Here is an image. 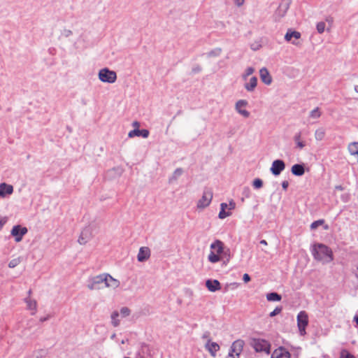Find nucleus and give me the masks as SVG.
Here are the masks:
<instances>
[{"label": "nucleus", "mask_w": 358, "mask_h": 358, "mask_svg": "<svg viewBox=\"0 0 358 358\" xmlns=\"http://www.w3.org/2000/svg\"><path fill=\"white\" fill-rule=\"evenodd\" d=\"M120 285V282L108 273H104L89 279L87 287L91 290H101L103 288L116 289Z\"/></svg>", "instance_id": "nucleus-1"}, {"label": "nucleus", "mask_w": 358, "mask_h": 358, "mask_svg": "<svg viewBox=\"0 0 358 358\" xmlns=\"http://www.w3.org/2000/svg\"><path fill=\"white\" fill-rule=\"evenodd\" d=\"M314 259L323 264H328L334 260V255L331 249L322 243L313 245L311 249Z\"/></svg>", "instance_id": "nucleus-2"}, {"label": "nucleus", "mask_w": 358, "mask_h": 358, "mask_svg": "<svg viewBox=\"0 0 358 358\" xmlns=\"http://www.w3.org/2000/svg\"><path fill=\"white\" fill-rule=\"evenodd\" d=\"M210 252L208 256V260L213 264L222 260V254L224 253V245L220 241L216 240L210 244Z\"/></svg>", "instance_id": "nucleus-3"}, {"label": "nucleus", "mask_w": 358, "mask_h": 358, "mask_svg": "<svg viewBox=\"0 0 358 358\" xmlns=\"http://www.w3.org/2000/svg\"><path fill=\"white\" fill-rule=\"evenodd\" d=\"M98 77L103 83H114L117 80L116 73L108 68H103L99 70Z\"/></svg>", "instance_id": "nucleus-4"}, {"label": "nucleus", "mask_w": 358, "mask_h": 358, "mask_svg": "<svg viewBox=\"0 0 358 358\" xmlns=\"http://www.w3.org/2000/svg\"><path fill=\"white\" fill-rule=\"evenodd\" d=\"M96 231V227L94 225L90 224L85 227L78 238V243L80 245L86 244L94 235Z\"/></svg>", "instance_id": "nucleus-5"}, {"label": "nucleus", "mask_w": 358, "mask_h": 358, "mask_svg": "<svg viewBox=\"0 0 358 358\" xmlns=\"http://www.w3.org/2000/svg\"><path fill=\"white\" fill-rule=\"evenodd\" d=\"M213 199V191L209 188H206L203 192L201 198L198 201L196 207L198 209H204L208 207Z\"/></svg>", "instance_id": "nucleus-6"}, {"label": "nucleus", "mask_w": 358, "mask_h": 358, "mask_svg": "<svg viewBox=\"0 0 358 358\" xmlns=\"http://www.w3.org/2000/svg\"><path fill=\"white\" fill-rule=\"evenodd\" d=\"M251 345L257 352H265L269 354L270 344L268 341L263 339H253Z\"/></svg>", "instance_id": "nucleus-7"}, {"label": "nucleus", "mask_w": 358, "mask_h": 358, "mask_svg": "<svg viewBox=\"0 0 358 358\" xmlns=\"http://www.w3.org/2000/svg\"><path fill=\"white\" fill-rule=\"evenodd\" d=\"M308 324V314L302 310L297 315V326L299 328V334L301 336L306 334V328Z\"/></svg>", "instance_id": "nucleus-8"}, {"label": "nucleus", "mask_w": 358, "mask_h": 358, "mask_svg": "<svg viewBox=\"0 0 358 358\" xmlns=\"http://www.w3.org/2000/svg\"><path fill=\"white\" fill-rule=\"evenodd\" d=\"M244 345L245 343L243 340L238 339L235 341L231 346L229 357L232 358H238L243 351Z\"/></svg>", "instance_id": "nucleus-9"}, {"label": "nucleus", "mask_w": 358, "mask_h": 358, "mask_svg": "<svg viewBox=\"0 0 358 358\" xmlns=\"http://www.w3.org/2000/svg\"><path fill=\"white\" fill-rule=\"evenodd\" d=\"M27 229L24 227L15 225L11 229L10 234L15 237V241L16 242H20L22 241L23 236L27 233Z\"/></svg>", "instance_id": "nucleus-10"}, {"label": "nucleus", "mask_w": 358, "mask_h": 358, "mask_svg": "<svg viewBox=\"0 0 358 358\" xmlns=\"http://www.w3.org/2000/svg\"><path fill=\"white\" fill-rule=\"evenodd\" d=\"M285 169V162L281 159H276L273 162L270 171L274 176H278Z\"/></svg>", "instance_id": "nucleus-11"}, {"label": "nucleus", "mask_w": 358, "mask_h": 358, "mask_svg": "<svg viewBox=\"0 0 358 358\" xmlns=\"http://www.w3.org/2000/svg\"><path fill=\"white\" fill-rule=\"evenodd\" d=\"M247 105L248 101L244 99L238 100L235 104V109L237 113L245 118L250 116V112L243 108L247 106Z\"/></svg>", "instance_id": "nucleus-12"}, {"label": "nucleus", "mask_w": 358, "mask_h": 358, "mask_svg": "<svg viewBox=\"0 0 358 358\" xmlns=\"http://www.w3.org/2000/svg\"><path fill=\"white\" fill-rule=\"evenodd\" d=\"M205 348L209 352L212 357H215L217 352L220 350V347L217 343L212 342L210 339H208L205 344Z\"/></svg>", "instance_id": "nucleus-13"}, {"label": "nucleus", "mask_w": 358, "mask_h": 358, "mask_svg": "<svg viewBox=\"0 0 358 358\" xmlns=\"http://www.w3.org/2000/svg\"><path fill=\"white\" fill-rule=\"evenodd\" d=\"M13 192V187L5 182L0 184V197L5 198Z\"/></svg>", "instance_id": "nucleus-14"}, {"label": "nucleus", "mask_w": 358, "mask_h": 358, "mask_svg": "<svg viewBox=\"0 0 358 358\" xmlns=\"http://www.w3.org/2000/svg\"><path fill=\"white\" fill-rule=\"evenodd\" d=\"M150 256V250L148 247H141L139 249L138 254L137 255V259L140 262H143L149 259Z\"/></svg>", "instance_id": "nucleus-15"}, {"label": "nucleus", "mask_w": 358, "mask_h": 358, "mask_svg": "<svg viewBox=\"0 0 358 358\" xmlns=\"http://www.w3.org/2000/svg\"><path fill=\"white\" fill-rule=\"evenodd\" d=\"M259 76H260V78H261L262 81L264 84H266L267 85H269L271 84L272 77L270 75V73L266 68L264 67L259 70Z\"/></svg>", "instance_id": "nucleus-16"}, {"label": "nucleus", "mask_w": 358, "mask_h": 358, "mask_svg": "<svg viewBox=\"0 0 358 358\" xmlns=\"http://www.w3.org/2000/svg\"><path fill=\"white\" fill-rule=\"evenodd\" d=\"M206 286L210 292H214L221 289L220 283L217 280H207Z\"/></svg>", "instance_id": "nucleus-17"}, {"label": "nucleus", "mask_w": 358, "mask_h": 358, "mask_svg": "<svg viewBox=\"0 0 358 358\" xmlns=\"http://www.w3.org/2000/svg\"><path fill=\"white\" fill-rule=\"evenodd\" d=\"M271 358H290V355L285 348H279L273 351Z\"/></svg>", "instance_id": "nucleus-18"}, {"label": "nucleus", "mask_w": 358, "mask_h": 358, "mask_svg": "<svg viewBox=\"0 0 358 358\" xmlns=\"http://www.w3.org/2000/svg\"><path fill=\"white\" fill-rule=\"evenodd\" d=\"M149 136V131L147 129H134L129 132L128 136L129 138H133L134 136H142L143 138H148Z\"/></svg>", "instance_id": "nucleus-19"}, {"label": "nucleus", "mask_w": 358, "mask_h": 358, "mask_svg": "<svg viewBox=\"0 0 358 358\" xmlns=\"http://www.w3.org/2000/svg\"><path fill=\"white\" fill-rule=\"evenodd\" d=\"M257 85V78L255 76H252L250 78L248 83L244 84L245 89L250 92H253Z\"/></svg>", "instance_id": "nucleus-20"}, {"label": "nucleus", "mask_w": 358, "mask_h": 358, "mask_svg": "<svg viewBox=\"0 0 358 358\" xmlns=\"http://www.w3.org/2000/svg\"><path fill=\"white\" fill-rule=\"evenodd\" d=\"M292 173L296 176H301L305 173L303 164H294L291 169Z\"/></svg>", "instance_id": "nucleus-21"}, {"label": "nucleus", "mask_w": 358, "mask_h": 358, "mask_svg": "<svg viewBox=\"0 0 358 358\" xmlns=\"http://www.w3.org/2000/svg\"><path fill=\"white\" fill-rule=\"evenodd\" d=\"M118 310L112 312L110 315V322L113 327H117L120 325V317Z\"/></svg>", "instance_id": "nucleus-22"}, {"label": "nucleus", "mask_w": 358, "mask_h": 358, "mask_svg": "<svg viewBox=\"0 0 358 358\" xmlns=\"http://www.w3.org/2000/svg\"><path fill=\"white\" fill-rule=\"evenodd\" d=\"M294 141L296 145V148H298L299 150H302L306 145V142L301 139V132H299L294 135Z\"/></svg>", "instance_id": "nucleus-23"}, {"label": "nucleus", "mask_w": 358, "mask_h": 358, "mask_svg": "<svg viewBox=\"0 0 358 358\" xmlns=\"http://www.w3.org/2000/svg\"><path fill=\"white\" fill-rule=\"evenodd\" d=\"M25 302L27 303V309L32 310L31 315H34L37 309L36 301L29 297L25 299Z\"/></svg>", "instance_id": "nucleus-24"}, {"label": "nucleus", "mask_w": 358, "mask_h": 358, "mask_svg": "<svg viewBox=\"0 0 358 358\" xmlns=\"http://www.w3.org/2000/svg\"><path fill=\"white\" fill-rule=\"evenodd\" d=\"M301 37V34L296 31L288 30L285 36V39L287 41H291L292 38L299 39Z\"/></svg>", "instance_id": "nucleus-25"}, {"label": "nucleus", "mask_w": 358, "mask_h": 358, "mask_svg": "<svg viewBox=\"0 0 358 358\" xmlns=\"http://www.w3.org/2000/svg\"><path fill=\"white\" fill-rule=\"evenodd\" d=\"M326 135V131L324 128H318L315 130L314 136L317 141H321L324 140Z\"/></svg>", "instance_id": "nucleus-26"}, {"label": "nucleus", "mask_w": 358, "mask_h": 358, "mask_svg": "<svg viewBox=\"0 0 358 358\" xmlns=\"http://www.w3.org/2000/svg\"><path fill=\"white\" fill-rule=\"evenodd\" d=\"M348 151L351 155L355 156L358 160V143H352L348 145Z\"/></svg>", "instance_id": "nucleus-27"}, {"label": "nucleus", "mask_w": 358, "mask_h": 358, "mask_svg": "<svg viewBox=\"0 0 358 358\" xmlns=\"http://www.w3.org/2000/svg\"><path fill=\"white\" fill-rule=\"evenodd\" d=\"M281 299V296L276 292H271L266 295V299L269 301H279Z\"/></svg>", "instance_id": "nucleus-28"}, {"label": "nucleus", "mask_w": 358, "mask_h": 358, "mask_svg": "<svg viewBox=\"0 0 358 358\" xmlns=\"http://www.w3.org/2000/svg\"><path fill=\"white\" fill-rule=\"evenodd\" d=\"M118 312L122 318L127 317L131 313V309L127 306L122 307Z\"/></svg>", "instance_id": "nucleus-29"}, {"label": "nucleus", "mask_w": 358, "mask_h": 358, "mask_svg": "<svg viewBox=\"0 0 358 358\" xmlns=\"http://www.w3.org/2000/svg\"><path fill=\"white\" fill-rule=\"evenodd\" d=\"M255 72V69L253 67H248L245 72L242 74V79L244 81H246L248 78L252 75Z\"/></svg>", "instance_id": "nucleus-30"}, {"label": "nucleus", "mask_w": 358, "mask_h": 358, "mask_svg": "<svg viewBox=\"0 0 358 358\" xmlns=\"http://www.w3.org/2000/svg\"><path fill=\"white\" fill-rule=\"evenodd\" d=\"M321 116V113L318 108H315L310 113V117L313 119H317Z\"/></svg>", "instance_id": "nucleus-31"}, {"label": "nucleus", "mask_w": 358, "mask_h": 358, "mask_svg": "<svg viewBox=\"0 0 358 358\" xmlns=\"http://www.w3.org/2000/svg\"><path fill=\"white\" fill-rule=\"evenodd\" d=\"M21 262V258L20 257H17V258H15L12 260H10L8 263V267L9 268H15V266H17Z\"/></svg>", "instance_id": "nucleus-32"}, {"label": "nucleus", "mask_w": 358, "mask_h": 358, "mask_svg": "<svg viewBox=\"0 0 358 358\" xmlns=\"http://www.w3.org/2000/svg\"><path fill=\"white\" fill-rule=\"evenodd\" d=\"M182 173V169H177L173 173L172 177L170 178V181L176 180L179 176H180Z\"/></svg>", "instance_id": "nucleus-33"}, {"label": "nucleus", "mask_w": 358, "mask_h": 358, "mask_svg": "<svg viewBox=\"0 0 358 358\" xmlns=\"http://www.w3.org/2000/svg\"><path fill=\"white\" fill-rule=\"evenodd\" d=\"M326 24L324 22H319L317 25V31L319 34H322L325 30Z\"/></svg>", "instance_id": "nucleus-34"}, {"label": "nucleus", "mask_w": 358, "mask_h": 358, "mask_svg": "<svg viewBox=\"0 0 358 358\" xmlns=\"http://www.w3.org/2000/svg\"><path fill=\"white\" fill-rule=\"evenodd\" d=\"M324 220H317V221H315L313 222L311 224H310V229L312 230H315L319 226H321L324 224Z\"/></svg>", "instance_id": "nucleus-35"}, {"label": "nucleus", "mask_w": 358, "mask_h": 358, "mask_svg": "<svg viewBox=\"0 0 358 358\" xmlns=\"http://www.w3.org/2000/svg\"><path fill=\"white\" fill-rule=\"evenodd\" d=\"M222 52V49L220 48H217L210 52H208V55L210 57H217L219 56Z\"/></svg>", "instance_id": "nucleus-36"}, {"label": "nucleus", "mask_w": 358, "mask_h": 358, "mask_svg": "<svg viewBox=\"0 0 358 358\" xmlns=\"http://www.w3.org/2000/svg\"><path fill=\"white\" fill-rule=\"evenodd\" d=\"M252 185L255 189H259L263 186V181L259 178L253 180Z\"/></svg>", "instance_id": "nucleus-37"}, {"label": "nucleus", "mask_w": 358, "mask_h": 358, "mask_svg": "<svg viewBox=\"0 0 358 358\" xmlns=\"http://www.w3.org/2000/svg\"><path fill=\"white\" fill-rule=\"evenodd\" d=\"M231 215V213L230 212H226L225 210L221 209L219 213L218 217L220 219H224L227 217L230 216Z\"/></svg>", "instance_id": "nucleus-38"}, {"label": "nucleus", "mask_w": 358, "mask_h": 358, "mask_svg": "<svg viewBox=\"0 0 358 358\" xmlns=\"http://www.w3.org/2000/svg\"><path fill=\"white\" fill-rule=\"evenodd\" d=\"M340 358H354V356L351 355L348 350H343L341 352Z\"/></svg>", "instance_id": "nucleus-39"}, {"label": "nucleus", "mask_w": 358, "mask_h": 358, "mask_svg": "<svg viewBox=\"0 0 358 358\" xmlns=\"http://www.w3.org/2000/svg\"><path fill=\"white\" fill-rule=\"evenodd\" d=\"M282 311L281 307H276L272 312L270 313L269 315L270 317H274L276 315L280 313Z\"/></svg>", "instance_id": "nucleus-40"}, {"label": "nucleus", "mask_w": 358, "mask_h": 358, "mask_svg": "<svg viewBox=\"0 0 358 358\" xmlns=\"http://www.w3.org/2000/svg\"><path fill=\"white\" fill-rule=\"evenodd\" d=\"M236 207V203L234 201H229V204H228V208L229 210H233Z\"/></svg>", "instance_id": "nucleus-41"}, {"label": "nucleus", "mask_w": 358, "mask_h": 358, "mask_svg": "<svg viewBox=\"0 0 358 358\" xmlns=\"http://www.w3.org/2000/svg\"><path fill=\"white\" fill-rule=\"evenodd\" d=\"M243 281L246 283L250 280V277L248 273H245L243 276Z\"/></svg>", "instance_id": "nucleus-42"}, {"label": "nucleus", "mask_w": 358, "mask_h": 358, "mask_svg": "<svg viewBox=\"0 0 358 358\" xmlns=\"http://www.w3.org/2000/svg\"><path fill=\"white\" fill-rule=\"evenodd\" d=\"M234 1V3L237 6H241L243 3H244V0H233Z\"/></svg>", "instance_id": "nucleus-43"}, {"label": "nucleus", "mask_w": 358, "mask_h": 358, "mask_svg": "<svg viewBox=\"0 0 358 358\" xmlns=\"http://www.w3.org/2000/svg\"><path fill=\"white\" fill-rule=\"evenodd\" d=\"M288 186H289L288 181H287V180L282 181V187L283 188L284 190L286 191L287 187H288Z\"/></svg>", "instance_id": "nucleus-44"}, {"label": "nucleus", "mask_w": 358, "mask_h": 358, "mask_svg": "<svg viewBox=\"0 0 358 358\" xmlns=\"http://www.w3.org/2000/svg\"><path fill=\"white\" fill-rule=\"evenodd\" d=\"M243 194L245 195L246 197H250V191L249 188H245Z\"/></svg>", "instance_id": "nucleus-45"}, {"label": "nucleus", "mask_w": 358, "mask_h": 358, "mask_svg": "<svg viewBox=\"0 0 358 358\" xmlns=\"http://www.w3.org/2000/svg\"><path fill=\"white\" fill-rule=\"evenodd\" d=\"M132 125L134 127H135V129H138L139 127H140V123L137 121H134L133 123H132Z\"/></svg>", "instance_id": "nucleus-46"}, {"label": "nucleus", "mask_w": 358, "mask_h": 358, "mask_svg": "<svg viewBox=\"0 0 358 358\" xmlns=\"http://www.w3.org/2000/svg\"><path fill=\"white\" fill-rule=\"evenodd\" d=\"M227 208H228V204L226 203H222L220 204V208L221 209H223V210H225Z\"/></svg>", "instance_id": "nucleus-47"}, {"label": "nucleus", "mask_w": 358, "mask_h": 358, "mask_svg": "<svg viewBox=\"0 0 358 358\" xmlns=\"http://www.w3.org/2000/svg\"><path fill=\"white\" fill-rule=\"evenodd\" d=\"M354 90H355V92L358 94V80L355 84Z\"/></svg>", "instance_id": "nucleus-48"}, {"label": "nucleus", "mask_w": 358, "mask_h": 358, "mask_svg": "<svg viewBox=\"0 0 358 358\" xmlns=\"http://www.w3.org/2000/svg\"><path fill=\"white\" fill-rule=\"evenodd\" d=\"M6 221L0 219V230L3 227V224H5Z\"/></svg>", "instance_id": "nucleus-49"}, {"label": "nucleus", "mask_w": 358, "mask_h": 358, "mask_svg": "<svg viewBox=\"0 0 358 358\" xmlns=\"http://www.w3.org/2000/svg\"><path fill=\"white\" fill-rule=\"evenodd\" d=\"M71 34H72L71 31H70V30H66V31H65V35H66V36H70V35H71Z\"/></svg>", "instance_id": "nucleus-50"}, {"label": "nucleus", "mask_w": 358, "mask_h": 358, "mask_svg": "<svg viewBox=\"0 0 358 358\" xmlns=\"http://www.w3.org/2000/svg\"><path fill=\"white\" fill-rule=\"evenodd\" d=\"M260 244L264 245H267V242L265 240H262V241H260Z\"/></svg>", "instance_id": "nucleus-51"}, {"label": "nucleus", "mask_w": 358, "mask_h": 358, "mask_svg": "<svg viewBox=\"0 0 358 358\" xmlns=\"http://www.w3.org/2000/svg\"><path fill=\"white\" fill-rule=\"evenodd\" d=\"M354 321L356 322V324H357L358 326V315H355L354 317Z\"/></svg>", "instance_id": "nucleus-52"}, {"label": "nucleus", "mask_w": 358, "mask_h": 358, "mask_svg": "<svg viewBox=\"0 0 358 358\" xmlns=\"http://www.w3.org/2000/svg\"><path fill=\"white\" fill-rule=\"evenodd\" d=\"M335 188L336 189H338V190H343V187L341 185H337V186H336Z\"/></svg>", "instance_id": "nucleus-53"}, {"label": "nucleus", "mask_w": 358, "mask_h": 358, "mask_svg": "<svg viewBox=\"0 0 358 358\" xmlns=\"http://www.w3.org/2000/svg\"><path fill=\"white\" fill-rule=\"evenodd\" d=\"M343 199L345 200V201H348V195H345V196H343Z\"/></svg>", "instance_id": "nucleus-54"}, {"label": "nucleus", "mask_w": 358, "mask_h": 358, "mask_svg": "<svg viewBox=\"0 0 358 358\" xmlns=\"http://www.w3.org/2000/svg\"><path fill=\"white\" fill-rule=\"evenodd\" d=\"M203 338H206L207 340H208V339H209V338H208V335H206V334H204V335L203 336Z\"/></svg>", "instance_id": "nucleus-55"}, {"label": "nucleus", "mask_w": 358, "mask_h": 358, "mask_svg": "<svg viewBox=\"0 0 358 358\" xmlns=\"http://www.w3.org/2000/svg\"><path fill=\"white\" fill-rule=\"evenodd\" d=\"M127 341H128V340H122V341H121V343H122V344H124V343H125L126 342H127Z\"/></svg>", "instance_id": "nucleus-56"}, {"label": "nucleus", "mask_w": 358, "mask_h": 358, "mask_svg": "<svg viewBox=\"0 0 358 358\" xmlns=\"http://www.w3.org/2000/svg\"><path fill=\"white\" fill-rule=\"evenodd\" d=\"M46 320H47V318H41V322H44V321H45Z\"/></svg>", "instance_id": "nucleus-57"}, {"label": "nucleus", "mask_w": 358, "mask_h": 358, "mask_svg": "<svg viewBox=\"0 0 358 358\" xmlns=\"http://www.w3.org/2000/svg\"><path fill=\"white\" fill-rule=\"evenodd\" d=\"M324 229H329V227H328V225H325V226L324 227Z\"/></svg>", "instance_id": "nucleus-58"}, {"label": "nucleus", "mask_w": 358, "mask_h": 358, "mask_svg": "<svg viewBox=\"0 0 358 358\" xmlns=\"http://www.w3.org/2000/svg\"><path fill=\"white\" fill-rule=\"evenodd\" d=\"M292 43V44H294V45H297V44H298V43H297L296 42H295L294 41H293Z\"/></svg>", "instance_id": "nucleus-59"}, {"label": "nucleus", "mask_w": 358, "mask_h": 358, "mask_svg": "<svg viewBox=\"0 0 358 358\" xmlns=\"http://www.w3.org/2000/svg\"><path fill=\"white\" fill-rule=\"evenodd\" d=\"M115 337V334L111 336V338H114Z\"/></svg>", "instance_id": "nucleus-60"}, {"label": "nucleus", "mask_w": 358, "mask_h": 358, "mask_svg": "<svg viewBox=\"0 0 358 358\" xmlns=\"http://www.w3.org/2000/svg\"><path fill=\"white\" fill-rule=\"evenodd\" d=\"M124 358H130V357H124Z\"/></svg>", "instance_id": "nucleus-61"}]
</instances>
